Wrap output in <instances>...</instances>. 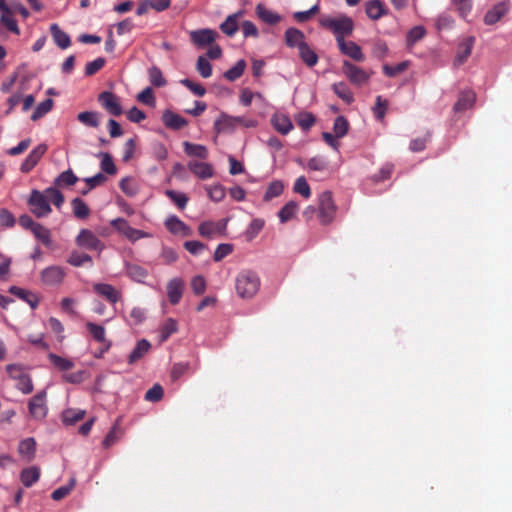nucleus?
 Segmentation results:
<instances>
[{
  "label": "nucleus",
  "instance_id": "f257e3e1",
  "mask_svg": "<svg viewBox=\"0 0 512 512\" xmlns=\"http://www.w3.org/2000/svg\"><path fill=\"white\" fill-rule=\"evenodd\" d=\"M260 288V278L258 274L251 270H242L235 279V289L237 295L242 299L253 298Z\"/></svg>",
  "mask_w": 512,
  "mask_h": 512
},
{
  "label": "nucleus",
  "instance_id": "f03ea898",
  "mask_svg": "<svg viewBox=\"0 0 512 512\" xmlns=\"http://www.w3.org/2000/svg\"><path fill=\"white\" fill-rule=\"evenodd\" d=\"M319 23L335 35L337 43L344 40L346 36H350L354 30L353 20L345 15L339 17L325 16L320 18Z\"/></svg>",
  "mask_w": 512,
  "mask_h": 512
},
{
  "label": "nucleus",
  "instance_id": "7ed1b4c3",
  "mask_svg": "<svg viewBox=\"0 0 512 512\" xmlns=\"http://www.w3.org/2000/svg\"><path fill=\"white\" fill-rule=\"evenodd\" d=\"M337 212V206L330 191H323L318 197V218L322 225L333 222Z\"/></svg>",
  "mask_w": 512,
  "mask_h": 512
},
{
  "label": "nucleus",
  "instance_id": "20e7f679",
  "mask_svg": "<svg viewBox=\"0 0 512 512\" xmlns=\"http://www.w3.org/2000/svg\"><path fill=\"white\" fill-rule=\"evenodd\" d=\"M27 203L30 207L31 213L37 218L46 217L52 211L46 189L43 192L33 189Z\"/></svg>",
  "mask_w": 512,
  "mask_h": 512
},
{
  "label": "nucleus",
  "instance_id": "39448f33",
  "mask_svg": "<svg viewBox=\"0 0 512 512\" xmlns=\"http://www.w3.org/2000/svg\"><path fill=\"white\" fill-rule=\"evenodd\" d=\"M6 372L9 377L17 381L16 388L24 394H30L33 389L31 377L25 372V368L21 364H9L6 366Z\"/></svg>",
  "mask_w": 512,
  "mask_h": 512
},
{
  "label": "nucleus",
  "instance_id": "423d86ee",
  "mask_svg": "<svg viewBox=\"0 0 512 512\" xmlns=\"http://www.w3.org/2000/svg\"><path fill=\"white\" fill-rule=\"evenodd\" d=\"M342 73L353 85L356 86L366 84L371 77V73H368L348 60H344L342 63Z\"/></svg>",
  "mask_w": 512,
  "mask_h": 512
},
{
  "label": "nucleus",
  "instance_id": "0eeeda50",
  "mask_svg": "<svg viewBox=\"0 0 512 512\" xmlns=\"http://www.w3.org/2000/svg\"><path fill=\"white\" fill-rule=\"evenodd\" d=\"M98 102L112 116L117 117L123 113L120 98L110 91L101 92L98 95Z\"/></svg>",
  "mask_w": 512,
  "mask_h": 512
},
{
  "label": "nucleus",
  "instance_id": "6e6552de",
  "mask_svg": "<svg viewBox=\"0 0 512 512\" xmlns=\"http://www.w3.org/2000/svg\"><path fill=\"white\" fill-rule=\"evenodd\" d=\"M111 226L114 227L120 234L125 236L132 242H135L141 238H145L148 236L142 230L135 229L131 227L127 220L124 218H116L110 222Z\"/></svg>",
  "mask_w": 512,
  "mask_h": 512
},
{
  "label": "nucleus",
  "instance_id": "1a4fd4ad",
  "mask_svg": "<svg viewBox=\"0 0 512 512\" xmlns=\"http://www.w3.org/2000/svg\"><path fill=\"white\" fill-rule=\"evenodd\" d=\"M75 242L77 246L88 250L102 251L105 247L102 241L89 229H82Z\"/></svg>",
  "mask_w": 512,
  "mask_h": 512
},
{
  "label": "nucleus",
  "instance_id": "9d476101",
  "mask_svg": "<svg viewBox=\"0 0 512 512\" xmlns=\"http://www.w3.org/2000/svg\"><path fill=\"white\" fill-rule=\"evenodd\" d=\"M28 409L30 415L37 420L43 419L47 415V405H46V392L41 391L34 395L28 403Z\"/></svg>",
  "mask_w": 512,
  "mask_h": 512
},
{
  "label": "nucleus",
  "instance_id": "9b49d317",
  "mask_svg": "<svg viewBox=\"0 0 512 512\" xmlns=\"http://www.w3.org/2000/svg\"><path fill=\"white\" fill-rule=\"evenodd\" d=\"M40 276L44 284L49 286H57L63 282L66 276V272L64 268L52 265L43 269L40 273Z\"/></svg>",
  "mask_w": 512,
  "mask_h": 512
},
{
  "label": "nucleus",
  "instance_id": "f8f14e48",
  "mask_svg": "<svg viewBox=\"0 0 512 512\" xmlns=\"http://www.w3.org/2000/svg\"><path fill=\"white\" fill-rule=\"evenodd\" d=\"M47 151L46 144H39L36 146L26 157V159L21 164L20 170L23 173H29L40 161L43 155Z\"/></svg>",
  "mask_w": 512,
  "mask_h": 512
},
{
  "label": "nucleus",
  "instance_id": "ddd939ff",
  "mask_svg": "<svg viewBox=\"0 0 512 512\" xmlns=\"http://www.w3.org/2000/svg\"><path fill=\"white\" fill-rule=\"evenodd\" d=\"M339 50L342 54L350 57L354 61L363 62L365 55L361 47L353 41H346L345 39L337 43Z\"/></svg>",
  "mask_w": 512,
  "mask_h": 512
},
{
  "label": "nucleus",
  "instance_id": "4468645a",
  "mask_svg": "<svg viewBox=\"0 0 512 512\" xmlns=\"http://www.w3.org/2000/svg\"><path fill=\"white\" fill-rule=\"evenodd\" d=\"M226 229V220L213 222L204 221L199 225L198 231L202 237L213 238L217 234H222Z\"/></svg>",
  "mask_w": 512,
  "mask_h": 512
},
{
  "label": "nucleus",
  "instance_id": "2eb2a0df",
  "mask_svg": "<svg viewBox=\"0 0 512 512\" xmlns=\"http://www.w3.org/2000/svg\"><path fill=\"white\" fill-rule=\"evenodd\" d=\"M509 11V5L506 2L495 4L484 16L486 25H494L500 21Z\"/></svg>",
  "mask_w": 512,
  "mask_h": 512
},
{
  "label": "nucleus",
  "instance_id": "dca6fc26",
  "mask_svg": "<svg viewBox=\"0 0 512 512\" xmlns=\"http://www.w3.org/2000/svg\"><path fill=\"white\" fill-rule=\"evenodd\" d=\"M167 230L175 235L190 236L191 228L175 215L169 216L165 221Z\"/></svg>",
  "mask_w": 512,
  "mask_h": 512
},
{
  "label": "nucleus",
  "instance_id": "f3484780",
  "mask_svg": "<svg viewBox=\"0 0 512 512\" xmlns=\"http://www.w3.org/2000/svg\"><path fill=\"white\" fill-rule=\"evenodd\" d=\"M191 41L199 46L204 47L215 41L216 32L212 29H199L190 32Z\"/></svg>",
  "mask_w": 512,
  "mask_h": 512
},
{
  "label": "nucleus",
  "instance_id": "a211bd4d",
  "mask_svg": "<svg viewBox=\"0 0 512 512\" xmlns=\"http://www.w3.org/2000/svg\"><path fill=\"white\" fill-rule=\"evenodd\" d=\"M93 290L100 296L104 297L111 304H116L120 298L121 293L115 287L106 283H96Z\"/></svg>",
  "mask_w": 512,
  "mask_h": 512
},
{
  "label": "nucleus",
  "instance_id": "6ab92c4d",
  "mask_svg": "<svg viewBox=\"0 0 512 512\" xmlns=\"http://www.w3.org/2000/svg\"><path fill=\"white\" fill-rule=\"evenodd\" d=\"M184 291V282L180 278H174L167 284V296L172 305L180 302Z\"/></svg>",
  "mask_w": 512,
  "mask_h": 512
},
{
  "label": "nucleus",
  "instance_id": "aec40b11",
  "mask_svg": "<svg viewBox=\"0 0 512 512\" xmlns=\"http://www.w3.org/2000/svg\"><path fill=\"white\" fill-rule=\"evenodd\" d=\"M0 11L2 12L0 24L4 25L10 32L19 35V27L16 20L11 17L12 10L6 5L5 0H0Z\"/></svg>",
  "mask_w": 512,
  "mask_h": 512
},
{
  "label": "nucleus",
  "instance_id": "412c9836",
  "mask_svg": "<svg viewBox=\"0 0 512 512\" xmlns=\"http://www.w3.org/2000/svg\"><path fill=\"white\" fill-rule=\"evenodd\" d=\"M162 122L165 127L172 130H180L188 125V121L170 110H166L162 115Z\"/></svg>",
  "mask_w": 512,
  "mask_h": 512
},
{
  "label": "nucleus",
  "instance_id": "4be33fe9",
  "mask_svg": "<svg viewBox=\"0 0 512 512\" xmlns=\"http://www.w3.org/2000/svg\"><path fill=\"white\" fill-rule=\"evenodd\" d=\"M188 169L202 180L209 179L214 175L212 165L205 162L190 161L188 163Z\"/></svg>",
  "mask_w": 512,
  "mask_h": 512
},
{
  "label": "nucleus",
  "instance_id": "5701e85b",
  "mask_svg": "<svg viewBox=\"0 0 512 512\" xmlns=\"http://www.w3.org/2000/svg\"><path fill=\"white\" fill-rule=\"evenodd\" d=\"M86 328L93 337V339L99 343H105V347L101 349V353H104L109 350L111 343L106 340V331L105 328L101 325L95 324L93 322H87Z\"/></svg>",
  "mask_w": 512,
  "mask_h": 512
},
{
  "label": "nucleus",
  "instance_id": "b1692460",
  "mask_svg": "<svg viewBox=\"0 0 512 512\" xmlns=\"http://www.w3.org/2000/svg\"><path fill=\"white\" fill-rule=\"evenodd\" d=\"M475 43V37H466L458 46L457 55L455 58L456 65H462L468 57L471 55L473 46Z\"/></svg>",
  "mask_w": 512,
  "mask_h": 512
},
{
  "label": "nucleus",
  "instance_id": "393cba45",
  "mask_svg": "<svg viewBox=\"0 0 512 512\" xmlns=\"http://www.w3.org/2000/svg\"><path fill=\"white\" fill-rule=\"evenodd\" d=\"M273 127L281 134L286 135L293 129V123L290 118L283 113H276L271 118Z\"/></svg>",
  "mask_w": 512,
  "mask_h": 512
},
{
  "label": "nucleus",
  "instance_id": "a878e982",
  "mask_svg": "<svg viewBox=\"0 0 512 512\" xmlns=\"http://www.w3.org/2000/svg\"><path fill=\"white\" fill-rule=\"evenodd\" d=\"M285 43L290 48L297 47L300 49V47L306 44L305 35L297 28H288L285 31Z\"/></svg>",
  "mask_w": 512,
  "mask_h": 512
},
{
  "label": "nucleus",
  "instance_id": "bb28decb",
  "mask_svg": "<svg viewBox=\"0 0 512 512\" xmlns=\"http://www.w3.org/2000/svg\"><path fill=\"white\" fill-rule=\"evenodd\" d=\"M476 100V95L471 90L462 91L459 94L457 102L454 104L455 112H463L470 109Z\"/></svg>",
  "mask_w": 512,
  "mask_h": 512
},
{
  "label": "nucleus",
  "instance_id": "cd10ccee",
  "mask_svg": "<svg viewBox=\"0 0 512 512\" xmlns=\"http://www.w3.org/2000/svg\"><path fill=\"white\" fill-rule=\"evenodd\" d=\"M365 12L372 20H378L387 15V10L379 0H369L365 5Z\"/></svg>",
  "mask_w": 512,
  "mask_h": 512
},
{
  "label": "nucleus",
  "instance_id": "c85d7f7f",
  "mask_svg": "<svg viewBox=\"0 0 512 512\" xmlns=\"http://www.w3.org/2000/svg\"><path fill=\"white\" fill-rule=\"evenodd\" d=\"M40 474L41 471L39 467L31 466L21 471L20 480L25 487H31L39 480Z\"/></svg>",
  "mask_w": 512,
  "mask_h": 512
},
{
  "label": "nucleus",
  "instance_id": "c756f323",
  "mask_svg": "<svg viewBox=\"0 0 512 512\" xmlns=\"http://www.w3.org/2000/svg\"><path fill=\"white\" fill-rule=\"evenodd\" d=\"M151 344L146 339H142L137 342L136 347L130 353L128 357V363L134 364L142 359L150 350Z\"/></svg>",
  "mask_w": 512,
  "mask_h": 512
},
{
  "label": "nucleus",
  "instance_id": "7c9ffc66",
  "mask_svg": "<svg viewBox=\"0 0 512 512\" xmlns=\"http://www.w3.org/2000/svg\"><path fill=\"white\" fill-rule=\"evenodd\" d=\"M18 452L26 461L33 460L36 452V442L34 438L29 437L20 441Z\"/></svg>",
  "mask_w": 512,
  "mask_h": 512
},
{
  "label": "nucleus",
  "instance_id": "2f4dec72",
  "mask_svg": "<svg viewBox=\"0 0 512 512\" xmlns=\"http://www.w3.org/2000/svg\"><path fill=\"white\" fill-rule=\"evenodd\" d=\"M257 16L265 23L269 25H275L281 21V16L276 12L267 9L263 4L256 6Z\"/></svg>",
  "mask_w": 512,
  "mask_h": 512
},
{
  "label": "nucleus",
  "instance_id": "473e14b6",
  "mask_svg": "<svg viewBox=\"0 0 512 512\" xmlns=\"http://www.w3.org/2000/svg\"><path fill=\"white\" fill-rule=\"evenodd\" d=\"M50 31L53 37L54 42L61 49H66L71 45V40L69 35L61 30L57 24H52L50 27Z\"/></svg>",
  "mask_w": 512,
  "mask_h": 512
},
{
  "label": "nucleus",
  "instance_id": "72a5a7b5",
  "mask_svg": "<svg viewBox=\"0 0 512 512\" xmlns=\"http://www.w3.org/2000/svg\"><path fill=\"white\" fill-rule=\"evenodd\" d=\"M242 14L243 13L239 11L229 15L220 25L221 31L228 36H233L238 31V19L242 16Z\"/></svg>",
  "mask_w": 512,
  "mask_h": 512
},
{
  "label": "nucleus",
  "instance_id": "f704fd0d",
  "mask_svg": "<svg viewBox=\"0 0 512 512\" xmlns=\"http://www.w3.org/2000/svg\"><path fill=\"white\" fill-rule=\"evenodd\" d=\"M184 152L191 157H197L200 159L208 158V149L204 145L190 143L185 141L183 143Z\"/></svg>",
  "mask_w": 512,
  "mask_h": 512
},
{
  "label": "nucleus",
  "instance_id": "c9c22d12",
  "mask_svg": "<svg viewBox=\"0 0 512 512\" xmlns=\"http://www.w3.org/2000/svg\"><path fill=\"white\" fill-rule=\"evenodd\" d=\"M299 50V57L308 67H314L319 60L316 52L306 43Z\"/></svg>",
  "mask_w": 512,
  "mask_h": 512
},
{
  "label": "nucleus",
  "instance_id": "e433bc0d",
  "mask_svg": "<svg viewBox=\"0 0 512 512\" xmlns=\"http://www.w3.org/2000/svg\"><path fill=\"white\" fill-rule=\"evenodd\" d=\"M9 292L18 298L26 301L32 308H36L38 305L37 297L28 290L17 286H11Z\"/></svg>",
  "mask_w": 512,
  "mask_h": 512
},
{
  "label": "nucleus",
  "instance_id": "4c0bfd02",
  "mask_svg": "<svg viewBox=\"0 0 512 512\" xmlns=\"http://www.w3.org/2000/svg\"><path fill=\"white\" fill-rule=\"evenodd\" d=\"M77 119L83 125L97 128L100 125V114L95 111H84L77 115Z\"/></svg>",
  "mask_w": 512,
  "mask_h": 512
},
{
  "label": "nucleus",
  "instance_id": "58836bf2",
  "mask_svg": "<svg viewBox=\"0 0 512 512\" xmlns=\"http://www.w3.org/2000/svg\"><path fill=\"white\" fill-rule=\"evenodd\" d=\"M48 359L50 360L51 364L59 371H68L74 368L75 366L72 360L61 357L54 353H49Z\"/></svg>",
  "mask_w": 512,
  "mask_h": 512
},
{
  "label": "nucleus",
  "instance_id": "ea45409f",
  "mask_svg": "<svg viewBox=\"0 0 512 512\" xmlns=\"http://www.w3.org/2000/svg\"><path fill=\"white\" fill-rule=\"evenodd\" d=\"M334 93L342 99L346 104H351L354 101V96L350 88L344 82L334 83L332 85Z\"/></svg>",
  "mask_w": 512,
  "mask_h": 512
},
{
  "label": "nucleus",
  "instance_id": "a19ab883",
  "mask_svg": "<svg viewBox=\"0 0 512 512\" xmlns=\"http://www.w3.org/2000/svg\"><path fill=\"white\" fill-rule=\"evenodd\" d=\"M298 210V204L295 201H289L285 204L278 213L281 223L290 221Z\"/></svg>",
  "mask_w": 512,
  "mask_h": 512
},
{
  "label": "nucleus",
  "instance_id": "79ce46f5",
  "mask_svg": "<svg viewBox=\"0 0 512 512\" xmlns=\"http://www.w3.org/2000/svg\"><path fill=\"white\" fill-rule=\"evenodd\" d=\"M73 214L79 219H85L90 214V209L81 198H74L71 202Z\"/></svg>",
  "mask_w": 512,
  "mask_h": 512
},
{
  "label": "nucleus",
  "instance_id": "37998d69",
  "mask_svg": "<svg viewBox=\"0 0 512 512\" xmlns=\"http://www.w3.org/2000/svg\"><path fill=\"white\" fill-rule=\"evenodd\" d=\"M85 416V411L81 409H66L62 413V420L66 425H73L82 420Z\"/></svg>",
  "mask_w": 512,
  "mask_h": 512
},
{
  "label": "nucleus",
  "instance_id": "c03bdc74",
  "mask_svg": "<svg viewBox=\"0 0 512 512\" xmlns=\"http://www.w3.org/2000/svg\"><path fill=\"white\" fill-rule=\"evenodd\" d=\"M295 121L301 129L307 131L315 124L316 118L310 112H300L296 115Z\"/></svg>",
  "mask_w": 512,
  "mask_h": 512
},
{
  "label": "nucleus",
  "instance_id": "a18cd8bd",
  "mask_svg": "<svg viewBox=\"0 0 512 512\" xmlns=\"http://www.w3.org/2000/svg\"><path fill=\"white\" fill-rule=\"evenodd\" d=\"M284 190V185L280 180H275L269 184L266 189V192L263 196V200L269 202L275 197H278L282 194Z\"/></svg>",
  "mask_w": 512,
  "mask_h": 512
},
{
  "label": "nucleus",
  "instance_id": "49530a36",
  "mask_svg": "<svg viewBox=\"0 0 512 512\" xmlns=\"http://www.w3.org/2000/svg\"><path fill=\"white\" fill-rule=\"evenodd\" d=\"M245 68L246 62L245 60L241 59L224 73V77L229 81H235L243 75Z\"/></svg>",
  "mask_w": 512,
  "mask_h": 512
},
{
  "label": "nucleus",
  "instance_id": "de8ad7c7",
  "mask_svg": "<svg viewBox=\"0 0 512 512\" xmlns=\"http://www.w3.org/2000/svg\"><path fill=\"white\" fill-rule=\"evenodd\" d=\"M34 237L39 240L42 244H44L46 247H51L52 245V238H51V232L49 229L44 227L42 224H39L36 226L34 231L32 232Z\"/></svg>",
  "mask_w": 512,
  "mask_h": 512
},
{
  "label": "nucleus",
  "instance_id": "09e8293b",
  "mask_svg": "<svg viewBox=\"0 0 512 512\" xmlns=\"http://www.w3.org/2000/svg\"><path fill=\"white\" fill-rule=\"evenodd\" d=\"M67 262L74 267H80L86 263H89L92 265V258L90 255H88L86 253H80L78 251H73L69 255Z\"/></svg>",
  "mask_w": 512,
  "mask_h": 512
},
{
  "label": "nucleus",
  "instance_id": "8fccbe9b",
  "mask_svg": "<svg viewBox=\"0 0 512 512\" xmlns=\"http://www.w3.org/2000/svg\"><path fill=\"white\" fill-rule=\"evenodd\" d=\"M149 80L155 87H164L167 84L162 71L157 66H152L148 70Z\"/></svg>",
  "mask_w": 512,
  "mask_h": 512
},
{
  "label": "nucleus",
  "instance_id": "3c124183",
  "mask_svg": "<svg viewBox=\"0 0 512 512\" xmlns=\"http://www.w3.org/2000/svg\"><path fill=\"white\" fill-rule=\"evenodd\" d=\"M78 181V177L73 173L71 169L62 172L55 180V185L72 186Z\"/></svg>",
  "mask_w": 512,
  "mask_h": 512
},
{
  "label": "nucleus",
  "instance_id": "603ef678",
  "mask_svg": "<svg viewBox=\"0 0 512 512\" xmlns=\"http://www.w3.org/2000/svg\"><path fill=\"white\" fill-rule=\"evenodd\" d=\"M127 274L131 279L138 282H142L148 276L147 270L137 264L127 265Z\"/></svg>",
  "mask_w": 512,
  "mask_h": 512
},
{
  "label": "nucleus",
  "instance_id": "864d4df0",
  "mask_svg": "<svg viewBox=\"0 0 512 512\" xmlns=\"http://www.w3.org/2000/svg\"><path fill=\"white\" fill-rule=\"evenodd\" d=\"M349 130V123L344 116H338L334 120L333 131L337 138L344 137Z\"/></svg>",
  "mask_w": 512,
  "mask_h": 512
},
{
  "label": "nucleus",
  "instance_id": "5fc2aeb1",
  "mask_svg": "<svg viewBox=\"0 0 512 512\" xmlns=\"http://www.w3.org/2000/svg\"><path fill=\"white\" fill-rule=\"evenodd\" d=\"M165 194L181 210L186 207L189 201V198L186 196V194L177 192L175 190H166Z\"/></svg>",
  "mask_w": 512,
  "mask_h": 512
},
{
  "label": "nucleus",
  "instance_id": "6e6d98bb",
  "mask_svg": "<svg viewBox=\"0 0 512 512\" xmlns=\"http://www.w3.org/2000/svg\"><path fill=\"white\" fill-rule=\"evenodd\" d=\"M176 331L177 322L172 318L167 319L160 330V341L165 342Z\"/></svg>",
  "mask_w": 512,
  "mask_h": 512
},
{
  "label": "nucleus",
  "instance_id": "4d7b16f0",
  "mask_svg": "<svg viewBox=\"0 0 512 512\" xmlns=\"http://www.w3.org/2000/svg\"><path fill=\"white\" fill-rule=\"evenodd\" d=\"M53 107V100L52 99H46L39 103L37 107L35 108L34 112L31 115V119L33 121H36L40 118H42L45 114H47Z\"/></svg>",
  "mask_w": 512,
  "mask_h": 512
},
{
  "label": "nucleus",
  "instance_id": "13d9d810",
  "mask_svg": "<svg viewBox=\"0 0 512 512\" xmlns=\"http://www.w3.org/2000/svg\"><path fill=\"white\" fill-rule=\"evenodd\" d=\"M293 190L295 193L302 195L305 199L311 196V189L304 176L296 179Z\"/></svg>",
  "mask_w": 512,
  "mask_h": 512
},
{
  "label": "nucleus",
  "instance_id": "bf43d9fd",
  "mask_svg": "<svg viewBox=\"0 0 512 512\" xmlns=\"http://www.w3.org/2000/svg\"><path fill=\"white\" fill-rule=\"evenodd\" d=\"M101 156V163L100 167L103 172L107 173L108 175H114L117 172L116 166L112 160V157L105 152L100 153Z\"/></svg>",
  "mask_w": 512,
  "mask_h": 512
},
{
  "label": "nucleus",
  "instance_id": "052dcab7",
  "mask_svg": "<svg viewBox=\"0 0 512 512\" xmlns=\"http://www.w3.org/2000/svg\"><path fill=\"white\" fill-rule=\"evenodd\" d=\"M387 107L388 101L383 99L382 96H377L376 104L373 108V113L377 120L382 121L384 119Z\"/></svg>",
  "mask_w": 512,
  "mask_h": 512
},
{
  "label": "nucleus",
  "instance_id": "680f3d73",
  "mask_svg": "<svg viewBox=\"0 0 512 512\" xmlns=\"http://www.w3.org/2000/svg\"><path fill=\"white\" fill-rule=\"evenodd\" d=\"M74 486H75V480L71 479L69 484L61 486V487L57 488L56 490H54L51 494V498L55 501L62 500L63 498H65L67 495L70 494V492L72 491Z\"/></svg>",
  "mask_w": 512,
  "mask_h": 512
},
{
  "label": "nucleus",
  "instance_id": "e2e57ef3",
  "mask_svg": "<svg viewBox=\"0 0 512 512\" xmlns=\"http://www.w3.org/2000/svg\"><path fill=\"white\" fill-rule=\"evenodd\" d=\"M408 66H409L408 61H403L401 63H398L395 66H390V65L386 64L383 66V72L388 77H395L398 74L404 72L408 68Z\"/></svg>",
  "mask_w": 512,
  "mask_h": 512
},
{
  "label": "nucleus",
  "instance_id": "0e129e2a",
  "mask_svg": "<svg viewBox=\"0 0 512 512\" xmlns=\"http://www.w3.org/2000/svg\"><path fill=\"white\" fill-rule=\"evenodd\" d=\"M196 69L203 78H209L212 75V65L203 56L198 58Z\"/></svg>",
  "mask_w": 512,
  "mask_h": 512
},
{
  "label": "nucleus",
  "instance_id": "69168bd1",
  "mask_svg": "<svg viewBox=\"0 0 512 512\" xmlns=\"http://www.w3.org/2000/svg\"><path fill=\"white\" fill-rule=\"evenodd\" d=\"M164 390L160 384H154L145 394V400L158 402L163 398Z\"/></svg>",
  "mask_w": 512,
  "mask_h": 512
},
{
  "label": "nucleus",
  "instance_id": "338daca9",
  "mask_svg": "<svg viewBox=\"0 0 512 512\" xmlns=\"http://www.w3.org/2000/svg\"><path fill=\"white\" fill-rule=\"evenodd\" d=\"M46 193L49 203L52 202L59 209L64 203L63 194L54 187L47 188Z\"/></svg>",
  "mask_w": 512,
  "mask_h": 512
},
{
  "label": "nucleus",
  "instance_id": "774afa93",
  "mask_svg": "<svg viewBox=\"0 0 512 512\" xmlns=\"http://www.w3.org/2000/svg\"><path fill=\"white\" fill-rule=\"evenodd\" d=\"M264 224H265V222L263 219H259V218L253 219L247 228V231H246L247 237L250 240L255 238L259 234V232L263 229Z\"/></svg>",
  "mask_w": 512,
  "mask_h": 512
}]
</instances>
